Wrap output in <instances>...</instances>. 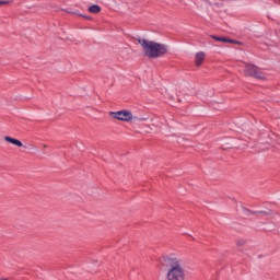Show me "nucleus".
<instances>
[{
	"mask_svg": "<svg viewBox=\"0 0 280 280\" xmlns=\"http://www.w3.org/2000/svg\"><path fill=\"white\" fill-rule=\"evenodd\" d=\"M139 45L142 47L144 56L148 58H163L167 56V45L148 40V39H138Z\"/></svg>",
	"mask_w": 280,
	"mask_h": 280,
	"instance_id": "nucleus-1",
	"label": "nucleus"
},
{
	"mask_svg": "<svg viewBox=\"0 0 280 280\" xmlns=\"http://www.w3.org/2000/svg\"><path fill=\"white\" fill-rule=\"evenodd\" d=\"M244 75L255 78L256 80H264V73L259 70V67L252 63H245Z\"/></svg>",
	"mask_w": 280,
	"mask_h": 280,
	"instance_id": "nucleus-2",
	"label": "nucleus"
},
{
	"mask_svg": "<svg viewBox=\"0 0 280 280\" xmlns=\"http://www.w3.org/2000/svg\"><path fill=\"white\" fill-rule=\"evenodd\" d=\"M167 280H185V269L183 266L173 267L172 269H168L166 273Z\"/></svg>",
	"mask_w": 280,
	"mask_h": 280,
	"instance_id": "nucleus-3",
	"label": "nucleus"
},
{
	"mask_svg": "<svg viewBox=\"0 0 280 280\" xmlns=\"http://www.w3.org/2000/svg\"><path fill=\"white\" fill-rule=\"evenodd\" d=\"M109 117H112V119H117L118 121H132V112L128 109L109 112Z\"/></svg>",
	"mask_w": 280,
	"mask_h": 280,
	"instance_id": "nucleus-4",
	"label": "nucleus"
},
{
	"mask_svg": "<svg viewBox=\"0 0 280 280\" xmlns=\"http://www.w3.org/2000/svg\"><path fill=\"white\" fill-rule=\"evenodd\" d=\"M161 264L164 268L172 270V268H178L180 266V260L176 257L164 256L162 257Z\"/></svg>",
	"mask_w": 280,
	"mask_h": 280,
	"instance_id": "nucleus-5",
	"label": "nucleus"
},
{
	"mask_svg": "<svg viewBox=\"0 0 280 280\" xmlns=\"http://www.w3.org/2000/svg\"><path fill=\"white\" fill-rule=\"evenodd\" d=\"M4 141L8 143H12V145H16L18 148H23V142L16 138H12L10 136L4 137Z\"/></svg>",
	"mask_w": 280,
	"mask_h": 280,
	"instance_id": "nucleus-6",
	"label": "nucleus"
},
{
	"mask_svg": "<svg viewBox=\"0 0 280 280\" xmlns=\"http://www.w3.org/2000/svg\"><path fill=\"white\" fill-rule=\"evenodd\" d=\"M202 62H205V52L199 51L196 54V57H195L196 67H200Z\"/></svg>",
	"mask_w": 280,
	"mask_h": 280,
	"instance_id": "nucleus-7",
	"label": "nucleus"
},
{
	"mask_svg": "<svg viewBox=\"0 0 280 280\" xmlns=\"http://www.w3.org/2000/svg\"><path fill=\"white\" fill-rule=\"evenodd\" d=\"M89 12H91L92 14H97V13L102 12V7H100L97 4H93V5L89 7Z\"/></svg>",
	"mask_w": 280,
	"mask_h": 280,
	"instance_id": "nucleus-8",
	"label": "nucleus"
},
{
	"mask_svg": "<svg viewBox=\"0 0 280 280\" xmlns=\"http://www.w3.org/2000/svg\"><path fill=\"white\" fill-rule=\"evenodd\" d=\"M219 43H231L232 45H240V42H237L235 39H229L226 37H221Z\"/></svg>",
	"mask_w": 280,
	"mask_h": 280,
	"instance_id": "nucleus-9",
	"label": "nucleus"
},
{
	"mask_svg": "<svg viewBox=\"0 0 280 280\" xmlns=\"http://www.w3.org/2000/svg\"><path fill=\"white\" fill-rule=\"evenodd\" d=\"M243 212H244L246 215H258V212H257V211H252V210H249L248 208H243Z\"/></svg>",
	"mask_w": 280,
	"mask_h": 280,
	"instance_id": "nucleus-10",
	"label": "nucleus"
},
{
	"mask_svg": "<svg viewBox=\"0 0 280 280\" xmlns=\"http://www.w3.org/2000/svg\"><path fill=\"white\" fill-rule=\"evenodd\" d=\"M258 214L260 215H272V210L269 211H257Z\"/></svg>",
	"mask_w": 280,
	"mask_h": 280,
	"instance_id": "nucleus-11",
	"label": "nucleus"
},
{
	"mask_svg": "<svg viewBox=\"0 0 280 280\" xmlns=\"http://www.w3.org/2000/svg\"><path fill=\"white\" fill-rule=\"evenodd\" d=\"M236 245L240 246V247L245 246L246 245V240L236 241Z\"/></svg>",
	"mask_w": 280,
	"mask_h": 280,
	"instance_id": "nucleus-12",
	"label": "nucleus"
},
{
	"mask_svg": "<svg viewBox=\"0 0 280 280\" xmlns=\"http://www.w3.org/2000/svg\"><path fill=\"white\" fill-rule=\"evenodd\" d=\"M11 1L10 0H0V8L3 5H10Z\"/></svg>",
	"mask_w": 280,
	"mask_h": 280,
	"instance_id": "nucleus-13",
	"label": "nucleus"
},
{
	"mask_svg": "<svg viewBox=\"0 0 280 280\" xmlns=\"http://www.w3.org/2000/svg\"><path fill=\"white\" fill-rule=\"evenodd\" d=\"M79 16H81L82 19H85L86 21H91L93 19L90 15H83V14H79Z\"/></svg>",
	"mask_w": 280,
	"mask_h": 280,
	"instance_id": "nucleus-14",
	"label": "nucleus"
},
{
	"mask_svg": "<svg viewBox=\"0 0 280 280\" xmlns=\"http://www.w3.org/2000/svg\"><path fill=\"white\" fill-rule=\"evenodd\" d=\"M211 38H212L213 40H218L219 43H220V40H221V37H218V36H215V35H211Z\"/></svg>",
	"mask_w": 280,
	"mask_h": 280,
	"instance_id": "nucleus-15",
	"label": "nucleus"
},
{
	"mask_svg": "<svg viewBox=\"0 0 280 280\" xmlns=\"http://www.w3.org/2000/svg\"><path fill=\"white\" fill-rule=\"evenodd\" d=\"M0 280H8V279H5V278H0Z\"/></svg>",
	"mask_w": 280,
	"mask_h": 280,
	"instance_id": "nucleus-16",
	"label": "nucleus"
}]
</instances>
